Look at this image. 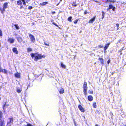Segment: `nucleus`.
Here are the masks:
<instances>
[{"instance_id":"f257e3e1","label":"nucleus","mask_w":126,"mask_h":126,"mask_svg":"<svg viewBox=\"0 0 126 126\" xmlns=\"http://www.w3.org/2000/svg\"><path fill=\"white\" fill-rule=\"evenodd\" d=\"M30 55L32 58L34 57V60L35 61H37L38 60L41 59L43 58H45L46 57L45 55H42L41 54L38 53H32Z\"/></svg>"},{"instance_id":"f03ea898","label":"nucleus","mask_w":126,"mask_h":126,"mask_svg":"<svg viewBox=\"0 0 126 126\" xmlns=\"http://www.w3.org/2000/svg\"><path fill=\"white\" fill-rule=\"evenodd\" d=\"M83 92L85 95H86L87 94V82H86L84 81V82L83 85Z\"/></svg>"},{"instance_id":"7ed1b4c3","label":"nucleus","mask_w":126,"mask_h":126,"mask_svg":"<svg viewBox=\"0 0 126 126\" xmlns=\"http://www.w3.org/2000/svg\"><path fill=\"white\" fill-rule=\"evenodd\" d=\"M23 2V4L25 6L26 5V3L25 0H19L17 1V3L18 5H21L22 3L21 1Z\"/></svg>"},{"instance_id":"20e7f679","label":"nucleus","mask_w":126,"mask_h":126,"mask_svg":"<svg viewBox=\"0 0 126 126\" xmlns=\"http://www.w3.org/2000/svg\"><path fill=\"white\" fill-rule=\"evenodd\" d=\"M112 9L113 11H114L115 10V7L114 6H113L112 4H109V7L107 9V10L108 11L110 9Z\"/></svg>"},{"instance_id":"39448f33","label":"nucleus","mask_w":126,"mask_h":126,"mask_svg":"<svg viewBox=\"0 0 126 126\" xmlns=\"http://www.w3.org/2000/svg\"><path fill=\"white\" fill-rule=\"evenodd\" d=\"M29 36L31 39V41L32 42H34L35 41V39L33 35L31 34H30L29 35Z\"/></svg>"},{"instance_id":"423d86ee","label":"nucleus","mask_w":126,"mask_h":126,"mask_svg":"<svg viewBox=\"0 0 126 126\" xmlns=\"http://www.w3.org/2000/svg\"><path fill=\"white\" fill-rule=\"evenodd\" d=\"M78 107L79 109L81 112H85V109L82 107L81 105H79L78 106Z\"/></svg>"},{"instance_id":"0eeeda50","label":"nucleus","mask_w":126,"mask_h":126,"mask_svg":"<svg viewBox=\"0 0 126 126\" xmlns=\"http://www.w3.org/2000/svg\"><path fill=\"white\" fill-rule=\"evenodd\" d=\"M96 16H94L91 19H90L88 22V23H93L95 20Z\"/></svg>"},{"instance_id":"6e6552de","label":"nucleus","mask_w":126,"mask_h":126,"mask_svg":"<svg viewBox=\"0 0 126 126\" xmlns=\"http://www.w3.org/2000/svg\"><path fill=\"white\" fill-rule=\"evenodd\" d=\"M110 44V42L106 44L104 47V51H105V50L108 48Z\"/></svg>"},{"instance_id":"1a4fd4ad","label":"nucleus","mask_w":126,"mask_h":126,"mask_svg":"<svg viewBox=\"0 0 126 126\" xmlns=\"http://www.w3.org/2000/svg\"><path fill=\"white\" fill-rule=\"evenodd\" d=\"M15 39H14L9 38L8 39V41L10 43H12L14 42Z\"/></svg>"},{"instance_id":"9d476101","label":"nucleus","mask_w":126,"mask_h":126,"mask_svg":"<svg viewBox=\"0 0 126 126\" xmlns=\"http://www.w3.org/2000/svg\"><path fill=\"white\" fill-rule=\"evenodd\" d=\"M88 99L89 101H92L93 100V97L92 95H89L88 96Z\"/></svg>"},{"instance_id":"9b49d317","label":"nucleus","mask_w":126,"mask_h":126,"mask_svg":"<svg viewBox=\"0 0 126 126\" xmlns=\"http://www.w3.org/2000/svg\"><path fill=\"white\" fill-rule=\"evenodd\" d=\"M98 59L100 61L101 64L104 65V59L102 58L99 57Z\"/></svg>"},{"instance_id":"f8f14e48","label":"nucleus","mask_w":126,"mask_h":126,"mask_svg":"<svg viewBox=\"0 0 126 126\" xmlns=\"http://www.w3.org/2000/svg\"><path fill=\"white\" fill-rule=\"evenodd\" d=\"M12 27L14 26H15L16 29L17 30H18L19 28V27L17 24H15L12 23Z\"/></svg>"},{"instance_id":"ddd939ff","label":"nucleus","mask_w":126,"mask_h":126,"mask_svg":"<svg viewBox=\"0 0 126 126\" xmlns=\"http://www.w3.org/2000/svg\"><path fill=\"white\" fill-rule=\"evenodd\" d=\"M15 77L17 78H20V73L17 72L15 74Z\"/></svg>"},{"instance_id":"4468645a","label":"nucleus","mask_w":126,"mask_h":126,"mask_svg":"<svg viewBox=\"0 0 126 126\" xmlns=\"http://www.w3.org/2000/svg\"><path fill=\"white\" fill-rule=\"evenodd\" d=\"M13 52L16 54H18V51L17 50V48L16 47H14L12 49Z\"/></svg>"},{"instance_id":"2eb2a0df","label":"nucleus","mask_w":126,"mask_h":126,"mask_svg":"<svg viewBox=\"0 0 126 126\" xmlns=\"http://www.w3.org/2000/svg\"><path fill=\"white\" fill-rule=\"evenodd\" d=\"M5 122L4 120H1L0 121V126H4Z\"/></svg>"},{"instance_id":"dca6fc26","label":"nucleus","mask_w":126,"mask_h":126,"mask_svg":"<svg viewBox=\"0 0 126 126\" xmlns=\"http://www.w3.org/2000/svg\"><path fill=\"white\" fill-rule=\"evenodd\" d=\"M125 49V48L124 47H122L118 51V53L120 52V55L122 54V51L123 50H124Z\"/></svg>"},{"instance_id":"f3484780","label":"nucleus","mask_w":126,"mask_h":126,"mask_svg":"<svg viewBox=\"0 0 126 126\" xmlns=\"http://www.w3.org/2000/svg\"><path fill=\"white\" fill-rule=\"evenodd\" d=\"M48 3V2H43L42 3H40V5L42 6H44L46 5V4H47Z\"/></svg>"},{"instance_id":"a211bd4d","label":"nucleus","mask_w":126,"mask_h":126,"mask_svg":"<svg viewBox=\"0 0 126 126\" xmlns=\"http://www.w3.org/2000/svg\"><path fill=\"white\" fill-rule=\"evenodd\" d=\"M17 39L18 41L20 42H21L22 41V38L20 37H17Z\"/></svg>"},{"instance_id":"6ab92c4d","label":"nucleus","mask_w":126,"mask_h":126,"mask_svg":"<svg viewBox=\"0 0 126 126\" xmlns=\"http://www.w3.org/2000/svg\"><path fill=\"white\" fill-rule=\"evenodd\" d=\"M59 92L60 94H62L64 92V89L63 88H61L59 91Z\"/></svg>"},{"instance_id":"aec40b11","label":"nucleus","mask_w":126,"mask_h":126,"mask_svg":"<svg viewBox=\"0 0 126 126\" xmlns=\"http://www.w3.org/2000/svg\"><path fill=\"white\" fill-rule=\"evenodd\" d=\"M9 121L8 122V123H10L12 122H13V117L11 118H9Z\"/></svg>"},{"instance_id":"412c9836","label":"nucleus","mask_w":126,"mask_h":126,"mask_svg":"<svg viewBox=\"0 0 126 126\" xmlns=\"http://www.w3.org/2000/svg\"><path fill=\"white\" fill-rule=\"evenodd\" d=\"M77 4L76 3V1L73 2L72 4V6L73 7H76Z\"/></svg>"},{"instance_id":"4be33fe9","label":"nucleus","mask_w":126,"mask_h":126,"mask_svg":"<svg viewBox=\"0 0 126 126\" xmlns=\"http://www.w3.org/2000/svg\"><path fill=\"white\" fill-rule=\"evenodd\" d=\"M61 64V66L62 68H63L65 69L66 68V66L65 65L63 64L62 62H61L60 63Z\"/></svg>"},{"instance_id":"5701e85b","label":"nucleus","mask_w":126,"mask_h":126,"mask_svg":"<svg viewBox=\"0 0 126 126\" xmlns=\"http://www.w3.org/2000/svg\"><path fill=\"white\" fill-rule=\"evenodd\" d=\"M1 72L3 73L4 74H7V71L5 69H2Z\"/></svg>"},{"instance_id":"b1692460","label":"nucleus","mask_w":126,"mask_h":126,"mask_svg":"<svg viewBox=\"0 0 126 126\" xmlns=\"http://www.w3.org/2000/svg\"><path fill=\"white\" fill-rule=\"evenodd\" d=\"M93 106L94 108H95L97 107L96 103L95 102H94L93 104Z\"/></svg>"},{"instance_id":"393cba45","label":"nucleus","mask_w":126,"mask_h":126,"mask_svg":"<svg viewBox=\"0 0 126 126\" xmlns=\"http://www.w3.org/2000/svg\"><path fill=\"white\" fill-rule=\"evenodd\" d=\"M72 17L71 16H70L68 18L67 20L71 22L72 21Z\"/></svg>"},{"instance_id":"a878e982","label":"nucleus","mask_w":126,"mask_h":126,"mask_svg":"<svg viewBox=\"0 0 126 126\" xmlns=\"http://www.w3.org/2000/svg\"><path fill=\"white\" fill-rule=\"evenodd\" d=\"M7 105H6V103L3 105V109L4 110H5V107L6 106L7 107Z\"/></svg>"},{"instance_id":"bb28decb","label":"nucleus","mask_w":126,"mask_h":126,"mask_svg":"<svg viewBox=\"0 0 126 126\" xmlns=\"http://www.w3.org/2000/svg\"><path fill=\"white\" fill-rule=\"evenodd\" d=\"M16 91H17V92L18 93H19L21 92L22 90L21 89H19L17 88V89Z\"/></svg>"},{"instance_id":"cd10ccee","label":"nucleus","mask_w":126,"mask_h":126,"mask_svg":"<svg viewBox=\"0 0 126 126\" xmlns=\"http://www.w3.org/2000/svg\"><path fill=\"white\" fill-rule=\"evenodd\" d=\"M116 25L117 27V30H118L119 29V23H117L116 24Z\"/></svg>"},{"instance_id":"c85d7f7f","label":"nucleus","mask_w":126,"mask_h":126,"mask_svg":"<svg viewBox=\"0 0 126 126\" xmlns=\"http://www.w3.org/2000/svg\"><path fill=\"white\" fill-rule=\"evenodd\" d=\"M102 18L103 19L104 17V14H105V13L103 11H102Z\"/></svg>"},{"instance_id":"c756f323","label":"nucleus","mask_w":126,"mask_h":126,"mask_svg":"<svg viewBox=\"0 0 126 126\" xmlns=\"http://www.w3.org/2000/svg\"><path fill=\"white\" fill-rule=\"evenodd\" d=\"M32 51V49L31 48H27V51L28 52L31 51Z\"/></svg>"},{"instance_id":"7c9ffc66","label":"nucleus","mask_w":126,"mask_h":126,"mask_svg":"<svg viewBox=\"0 0 126 126\" xmlns=\"http://www.w3.org/2000/svg\"><path fill=\"white\" fill-rule=\"evenodd\" d=\"M2 117V114L1 111H0V120H1Z\"/></svg>"},{"instance_id":"2f4dec72","label":"nucleus","mask_w":126,"mask_h":126,"mask_svg":"<svg viewBox=\"0 0 126 126\" xmlns=\"http://www.w3.org/2000/svg\"><path fill=\"white\" fill-rule=\"evenodd\" d=\"M88 93L89 94H93V92L91 90H89L88 91Z\"/></svg>"},{"instance_id":"473e14b6","label":"nucleus","mask_w":126,"mask_h":126,"mask_svg":"<svg viewBox=\"0 0 126 126\" xmlns=\"http://www.w3.org/2000/svg\"><path fill=\"white\" fill-rule=\"evenodd\" d=\"M98 47L99 48H102L103 47V46L100 45H98Z\"/></svg>"},{"instance_id":"72a5a7b5","label":"nucleus","mask_w":126,"mask_h":126,"mask_svg":"<svg viewBox=\"0 0 126 126\" xmlns=\"http://www.w3.org/2000/svg\"><path fill=\"white\" fill-rule=\"evenodd\" d=\"M78 20L76 19L75 20V21H74V24H76L78 22Z\"/></svg>"},{"instance_id":"f704fd0d","label":"nucleus","mask_w":126,"mask_h":126,"mask_svg":"<svg viewBox=\"0 0 126 126\" xmlns=\"http://www.w3.org/2000/svg\"><path fill=\"white\" fill-rule=\"evenodd\" d=\"M52 24L55 26H56L57 27H58V25H57L55 23V22H53L52 23Z\"/></svg>"},{"instance_id":"c9c22d12","label":"nucleus","mask_w":126,"mask_h":126,"mask_svg":"<svg viewBox=\"0 0 126 126\" xmlns=\"http://www.w3.org/2000/svg\"><path fill=\"white\" fill-rule=\"evenodd\" d=\"M32 6H30L28 7V9L29 10H31L32 9Z\"/></svg>"},{"instance_id":"e433bc0d","label":"nucleus","mask_w":126,"mask_h":126,"mask_svg":"<svg viewBox=\"0 0 126 126\" xmlns=\"http://www.w3.org/2000/svg\"><path fill=\"white\" fill-rule=\"evenodd\" d=\"M26 126H33L30 123H28Z\"/></svg>"},{"instance_id":"4c0bfd02","label":"nucleus","mask_w":126,"mask_h":126,"mask_svg":"<svg viewBox=\"0 0 126 126\" xmlns=\"http://www.w3.org/2000/svg\"><path fill=\"white\" fill-rule=\"evenodd\" d=\"M2 31L0 29V36H2Z\"/></svg>"},{"instance_id":"58836bf2","label":"nucleus","mask_w":126,"mask_h":126,"mask_svg":"<svg viewBox=\"0 0 126 126\" xmlns=\"http://www.w3.org/2000/svg\"><path fill=\"white\" fill-rule=\"evenodd\" d=\"M44 45H46V46H49V45L48 44L46 43L45 42H44Z\"/></svg>"},{"instance_id":"ea45409f","label":"nucleus","mask_w":126,"mask_h":126,"mask_svg":"<svg viewBox=\"0 0 126 126\" xmlns=\"http://www.w3.org/2000/svg\"><path fill=\"white\" fill-rule=\"evenodd\" d=\"M115 2V0H110V2H111L114 3Z\"/></svg>"},{"instance_id":"a19ab883","label":"nucleus","mask_w":126,"mask_h":126,"mask_svg":"<svg viewBox=\"0 0 126 126\" xmlns=\"http://www.w3.org/2000/svg\"><path fill=\"white\" fill-rule=\"evenodd\" d=\"M84 15L86 14H87V12L86 10H85L84 11Z\"/></svg>"},{"instance_id":"79ce46f5","label":"nucleus","mask_w":126,"mask_h":126,"mask_svg":"<svg viewBox=\"0 0 126 126\" xmlns=\"http://www.w3.org/2000/svg\"><path fill=\"white\" fill-rule=\"evenodd\" d=\"M27 88H28L30 87V83H29L27 85Z\"/></svg>"},{"instance_id":"37998d69","label":"nucleus","mask_w":126,"mask_h":126,"mask_svg":"<svg viewBox=\"0 0 126 126\" xmlns=\"http://www.w3.org/2000/svg\"><path fill=\"white\" fill-rule=\"evenodd\" d=\"M110 60L109 59L108 61H107V63L109 64V63H110Z\"/></svg>"},{"instance_id":"c03bdc74","label":"nucleus","mask_w":126,"mask_h":126,"mask_svg":"<svg viewBox=\"0 0 126 126\" xmlns=\"http://www.w3.org/2000/svg\"><path fill=\"white\" fill-rule=\"evenodd\" d=\"M23 8V5H21V6L20 7V9H22V8Z\"/></svg>"},{"instance_id":"a18cd8bd","label":"nucleus","mask_w":126,"mask_h":126,"mask_svg":"<svg viewBox=\"0 0 126 126\" xmlns=\"http://www.w3.org/2000/svg\"><path fill=\"white\" fill-rule=\"evenodd\" d=\"M122 42V40L121 39H120L118 41V42L119 43H121Z\"/></svg>"},{"instance_id":"49530a36","label":"nucleus","mask_w":126,"mask_h":126,"mask_svg":"<svg viewBox=\"0 0 126 126\" xmlns=\"http://www.w3.org/2000/svg\"><path fill=\"white\" fill-rule=\"evenodd\" d=\"M110 2V0H106V2Z\"/></svg>"},{"instance_id":"de8ad7c7","label":"nucleus","mask_w":126,"mask_h":126,"mask_svg":"<svg viewBox=\"0 0 126 126\" xmlns=\"http://www.w3.org/2000/svg\"><path fill=\"white\" fill-rule=\"evenodd\" d=\"M2 70L1 67H0V72H1V71Z\"/></svg>"},{"instance_id":"09e8293b","label":"nucleus","mask_w":126,"mask_h":126,"mask_svg":"<svg viewBox=\"0 0 126 126\" xmlns=\"http://www.w3.org/2000/svg\"><path fill=\"white\" fill-rule=\"evenodd\" d=\"M56 13V12L55 11L52 12V14H55Z\"/></svg>"},{"instance_id":"8fccbe9b","label":"nucleus","mask_w":126,"mask_h":126,"mask_svg":"<svg viewBox=\"0 0 126 126\" xmlns=\"http://www.w3.org/2000/svg\"><path fill=\"white\" fill-rule=\"evenodd\" d=\"M123 125L124 126H126V123L123 124Z\"/></svg>"},{"instance_id":"3c124183","label":"nucleus","mask_w":126,"mask_h":126,"mask_svg":"<svg viewBox=\"0 0 126 126\" xmlns=\"http://www.w3.org/2000/svg\"><path fill=\"white\" fill-rule=\"evenodd\" d=\"M5 0H0V1L2 2L4 1Z\"/></svg>"},{"instance_id":"603ef678","label":"nucleus","mask_w":126,"mask_h":126,"mask_svg":"<svg viewBox=\"0 0 126 126\" xmlns=\"http://www.w3.org/2000/svg\"><path fill=\"white\" fill-rule=\"evenodd\" d=\"M95 126H99L97 124H95Z\"/></svg>"},{"instance_id":"864d4df0","label":"nucleus","mask_w":126,"mask_h":126,"mask_svg":"<svg viewBox=\"0 0 126 126\" xmlns=\"http://www.w3.org/2000/svg\"><path fill=\"white\" fill-rule=\"evenodd\" d=\"M10 0L11 1L13 2V1L15 0Z\"/></svg>"},{"instance_id":"5fc2aeb1","label":"nucleus","mask_w":126,"mask_h":126,"mask_svg":"<svg viewBox=\"0 0 126 126\" xmlns=\"http://www.w3.org/2000/svg\"><path fill=\"white\" fill-rule=\"evenodd\" d=\"M75 124V126H77L76 124Z\"/></svg>"}]
</instances>
